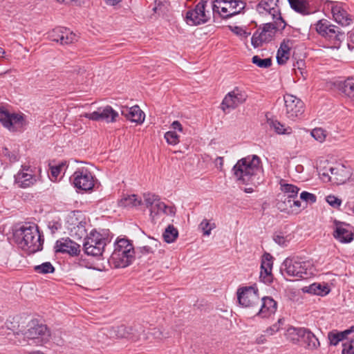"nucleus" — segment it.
Instances as JSON below:
<instances>
[{"instance_id": "obj_1", "label": "nucleus", "mask_w": 354, "mask_h": 354, "mask_svg": "<svg viewBox=\"0 0 354 354\" xmlns=\"http://www.w3.org/2000/svg\"><path fill=\"white\" fill-rule=\"evenodd\" d=\"M261 161L257 155L248 156L239 160L232 168L236 181L241 185L257 187L261 183Z\"/></svg>"}, {"instance_id": "obj_2", "label": "nucleus", "mask_w": 354, "mask_h": 354, "mask_svg": "<svg viewBox=\"0 0 354 354\" xmlns=\"http://www.w3.org/2000/svg\"><path fill=\"white\" fill-rule=\"evenodd\" d=\"M19 248L28 254H33L42 249L43 239L36 225H23L15 235Z\"/></svg>"}, {"instance_id": "obj_3", "label": "nucleus", "mask_w": 354, "mask_h": 354, "mask_svg": "<svg viewBox=\"0 0 354 354\" xmlns=\"http://www.w3.org/2000/svg\"><path fill=\"white\" fill-rule=\"evenodd\" d=\"M134 259V250L131 242L125 239L116 241L115 249L111 256L110 262L116 268H126Z\"/></svg>"}, {"instance_id": "obj_4", "label": "nucleus", "mask_w": 354, "mask_h": 354, "mask_svg": "<svg viewBox=\"0 0 354 354\" xmlns=\"http://www.w3.org/2000/svg\"><path fill=\"white\" fill-rule=\"evenodd\" d=\"M281 270L289 277L298 279H308L314 274V268L309 261H301V259L287 258L283 263Z\"/></svg>"}, {"instance_id": "obj_5", "label": "nucleus", "mask_w": 354, "mask_h": 354, "mask_svg": "<svg viewBox=\"0 0 354 354\" xmlns=\"http://www.w3.org/2000/svg\"><path fill=\"white\" fill-rule=\"evenodd\" d=\"M315 28L320 36L333 44V48H338L345 37L344 32L339 27L325 19L317 21Z\"/></svg>"}, {"instance_id": "obj_6", "label": "nucleus", "mask_w": 354, "mask_h": 354, "mask_svg": "<svg viewBox=\"0 0 354 354\" xmlns=\"http://www.w3.org/2000/svg\"><path fill=\"white\" fill-rule=\"evenodd\" d=\"M106 243L107 239L93 230L84 238L83 248L87 255L100 257L102 254Z\"/></svg>"}, {"instance_id": "obj_7", "label": "nucleus", "mask_w": 354, "mask_h": 354, "mask_svg": "<svg viewBox=\"0 0 354 354\" xmlns=\"http://www.w3.org/2000/svg\"><path fill=\"white\" fill-rule=\"evenodd\" d=\"M279 2V0H261L256 10L262 17L270 16L279 28H285L286 24L281 17Z\"/></svg>"}, {"instance_id": "obj_8", "label": "nucleus", "mask_w": 354, "mask_h": 354, "mask_svg": "<svg viewBox=\"0 0 354 354\" xmlns=\"http://www.w3.org/2000/svg\"><path fill=\"white\" fill-rule=\"evenodd\" d=\"M209 0H201L195 8L186 12L185 21L189 26H198L207 22L211 18V12L206 10Z\"/></svg>"}, {"instance_id": "obj_9", "label": "nucleus", "mask_w": 354, "mask_h": 354, "mask_svg": "<svg viewBox=\"0 0 354 354\" xmlns=\"http://www.w3.org/2000/svg\"><path fill=\"white\" fill-rule=\"evenodd\" d=\"M70 180L75 187L88 192L92 190L95 185V178L87 168L77 169L71 176Z\"/></svg>"}, {"instance_id": "obj_10", "label": "nucleus", "mask_w": 354, "mask_h": 354, "mask_svg": "<svg viewBox=\"0 0 354 354\" xmlns=\"http://www.w3.org/2000/svg\"><path fill=\"white\" fill-rule=\"evenodd\" d=\"M285 28H279V25L274 23H266L262 28L257 29L251 38L252 45L254 48L262 46L264 43L270 42L274 37L276 30H283Z\"/></svg>"}, {"instance_id": "obj_11", "label": "nucleus", "mask_w": 354, "mask_h": 354, "mask_svg": "<svg viewBox=\"0 0 354 354\" xmlns=\"http://www.w3.org/2000/svg\"><path fill=\"white\" fill-rule=\"evenodd\" d=\"M239 303L245 308L258 306L260 302L259 290L254 286L239 288L237 290Z\"/></svg>"}, {"instance_id": "obj_12", "label": "nucleus", "mask_w": 354, "mask_h": 354, "mask_svg": "<svg viewBox=\"0 0 354 354\" xmlns=\"http://www.w3.org/2000/svg\"><path fill=\"white\" fill-rule=\"evenodd\" d=\"M247 98L248 95L243 89L235 87L225 96L221 103V109L224 111L227 109H234L243 104Z\"/></svg>"}, {"instance_id": "obj_13", "label": "nucleus", "mask_w": 354, "mask_h": 354, "mask_svg": "<svg viewBox=\"0 0 354 354\" xmlns=\"http://www.w3.org/2000/svg\"><path fill=\"white\" fill-rule=\"evenodd\" d=\"M0 122L4 127L12 131H15L26 124L23 113H10L4 109H0Z\"/></svg>"}, {"instance_id": "obj_14", "label": "nucleus", "mask_w": 354, "mask_h": 354, "mask_svg": "<svg viewBox=\"0 0 354 354\" xmlns=\"http://www.w3.org/2000/svg\"><path fill=\"white\" fill-rule=\"evenodd\" d=\"M118 115V113L113 110L111 106H106L98 108L97 111L93 113H84L80 115V117L94 121L104 120L106 122H114Z\"/></svg>"}, {"instance_id": "obj_15", "label": "nucleus", "mask_w": 354, "mask_h": 354, "mask_svg": "<svg viewBox=\"0 0 354 354\" xmlns=\"http://www.w3.org/2000/svg\"><path fill=\"white\" fill-rule=\"evenodd\" d=\"M283 98L288 118L294 120L303 114L304 104L300 99L291 94H286Z\"/></svg>"}, {"instance_id": "obj_16", "label": "nucleus", "mask_w": 354, "mask_h": 354, "mask_svg": "<svg viewBox=\"0 0 354 354\" xmlns=\"http://www.w3.org/2000/svg\"><path fill=\"white\" fill-rule=\"evenodd\" d=\"M50 335L46 325L32 321L28 324V330L24 333V337L29 339L40 338L41 341H48Z\"/></svg>"}, {"instance_id": "obj_17", "label": "nucleus", "mask_w": 354, "mask_h": 354, "mask_svg": "<svg viewBox=\"0 0 354 354\" xmlns=\"http://www.w3.org/2000/svg\"><path fill=\"white\" fill-rule=\"evenodd\" d=\"M277 207L281 212L288 214H298L307 205L302 206L297 198L281 196L277 203Z\"/></svg>"}, {"instance_id": "obj_18", "label": "nucleus", "mask_w": 354, "mask_h": 354, "mask_svg": "<svg viewBox=\"0 0 354 354\" xmlns=\"http://www.w3.org/2000/svg\"><path fill=\"white\" fill-rule=\"evenodd\" d=\"M48 36L52 41L62 45L70 44L77 40L76 35L64 27L54 28L49 32Z\"/></svg>"}, {"instance_id": "obj_19", "label": "nucleus", "mask_w": 354, "mask_h": 354, "mask_svg": "<svg viewBox=\"0 0 354 354\" xmlns=\"http://www.w3.org/2000/svg\"><path fill=\"white\" fill-rule=\"evenodd\" d=\"M328 7L330 8L334 20L342 26H348L352 22V18L347 10L344 8L341 3L329 2Z\"/></svg>"}, {"instance_id": "obj_20", "label": "nucleus", "mask_w": 354, "mask_h": 354, "mask_svg": "<svg viewBox=\"0 0 354 354\" xmlns=\"http://www.w3.org/2000/svg\"><path fill=\"white\" fill-rule=\"evenodd\" d=\"M333 236L339 242L346 243H350L353 239V227L344 222L335 221L334 222Z\"/></svg>"}, {"instance_id": "obj_21", "label": "nucleus", "mask_w": 354, "mask_h": 354, "mask_svg": "<svg viewBox=\"0 0 354 354\" xmlns=\"http://www.w3.org/2000/svg\"><path fill=\"white\" fill-rule=\"evenodd\" d=\"M230 5L231 0H214L211 3L212 12L223 19L232 17L236 15V11Z\"/></svg>"}, {"instance_id": "obj_22", "label": "nucleus", "mask_w": 354, "mask_h": 354, "mask_svg": "<svg viewBox=\"0 0 354 354\" xmlns=\"http://www.w3.org/2000/svg\"><path fill=\"white\" fill-rule=\"evenodd\" d=\"M15 183L19 187L26 188L34 185L36 176L30 166L22 165L21 169L15 176Z\"/></svg>"}, {"instance_id": "obj_23", "label": "nucleus", "mask_w": 354, "mask_h": 354, "mask_svg": "<svg viewBox=\"0 0 354 354\" xmlns=\"http://www.w3.org/2000/svg\"><path fill=\"white\" fill-rule=\"evenodd\" d=\"M54 248L56 253H67L71 256H77L80 252V245L68 238L57 240Z\"/></svg>"}, {"instance_id": "obj_24", "label": "nucleus", "mask_w": 354, "mask_h": 354, "mask_svg": "<svg viewBox=\"0 0 354 354\" xmlns=\"http://www.w3.org/2000/svg\"><path fill=\"white\" fill-rule=\"evenodd\" d=\"M330 182L340 185L344 183L351 176L350 169L343 165H337L329 168Z\"/></svg>"}, {"instance_id": "obj_25", "label": "nucleus", "mask_w": 354, "mask_h": 354, "mask_svg": "<svg viewBox=\"0 0 354 354\" xmlns=\"http://www.w3.org/2000/svg\"><path fill=\"white\" fill-rule=\"evenodd\" d=\"M272 257L269 253H265L261 259V272L259 278L265 283H270L273 280L272 274Z\"/></svg>"}, {"instance_id": "obj_26", "label": "nucleus", "mask_w": 354, "mask_h": 354, "mask_svg": "<svg viewBox=\"0 0 354 354\" xmlns=\"http://www.w3.org/2000/svg\"><path fill=\"white\" fill-rule=\"evenodd\" d=\"M121 114L127 120L138 124H142L145 120V113L137 105L132 107H122Z\"/></svg>"}, {"instance_id": "obj_27", "label": "nucleus", "mask_w": 354, "mask_h": 354, "mask_svg": "<svg viewBox=\"0 0 354 354\" xmlns=\"http://www.w3.org/2000/svg\"><path fill=\"white\" fill-rule=\"evenodd\" d=\"M277 308V302L270 297H264L261 299V308L257 315L264 318L268 317L274 314Z\"/></svg>"}, {"instance_id": "obj_28", "label": "nucleus", "mask_w": 354, "mask_h": 354, "mask_svg": "<svg viewBox=\"0 0 354 354\" xmlns=\"http://www.w3.org/2000/svg\"><path fill=\"white\" fill-rule=\"evenodd\" d=\"M162 214L174 216L175 214V210L173 207L166 205L165 203L160 200L151 209L150 216L152 221L156 223L157 217Z\"/></svg>"}, {"instance_id": "obj_29", "label": "nucleus", "mask_w": 354, "mask_h": 354, "mask_svg": "<svg viewBox=\"0 0 354 354\" xmlns=\"http://www.w3.org/2000/svg\"><path fill=\"white\" fill-rule=\"evenodd\" d=\"M354 333V326L343 331L333 330L328 333V339L330 346H337L340 342L345 341L348 337Z\"/></svg>"}, {"instance_id": "obj_30", "label": "nucleus", "mask_w": 354, "mask_h": 354, "mask_svg": "<svg viewBox=\"0 0 354 354\" xmlns=\"http://www.w3.org/2000/svg\"><path fill=\"white\" fill-rule=\"evenodd\" d=\"M301 340L305 344V348L308 350L315 351L320 347L318 338L308 328H305Z\"/></svg>"}, {"instance_id": "obj_31", "label": "nucleus", "mask_w": 354, "mask_h": 354, "mask_svg": "<svg viewBox=\"0 0 354 354\" xmlns=\"http://www.w3.org/2000/svg\"><path fill=\"white\" fill-rule=\"evenodd\" d=\"M280 189L283 193L281 196L297 198L299 188L292 184H288L285 180L281 179L279 181Z\"/></svg>"}, {"instance_id": "obj_32", "label": "nucleus", "mask_w": 354, "mask_h": 354, "mask_svg": "<svg viewBox=\"0 0 354 354\" xmlns=\"http://www.w3.org/2000/svg\"><path fill=\"white\" fill-rule=\"evenodd\" d=\"M305 328H295L290 326L287 328L285 336L288 340L295 344H297L304 331Z\"/></svg>"}, {"instance_id": "obj_33", "label": "nucleus", "mask_w": 354, "mask_h": 354, "mask_svg": "<svg viewBox=\"0 0 354 354\" xmlns=\"http://www.w3.org/2000/svg\"><path fill=\"white\" fill-rule=\"evenodd\" d=\"M288 2L290 7L300 14L306 15L311 12L307 0H288Z\"/></svg>"}, {"instance_id": "obj_34", "label": "nucleus", "mask_w": 354, "mask_h": 354, "mask_svg": "<svg viewBox=\"0 0 354 354\" xmlns=\"http://www.w3.org/2000/svg\"><path fill=\"white\" fill-rule=\"evenodd\" d=\"M339 90L354 102V79L348 78L341 83Z\"/></svg>"}, {"instance_id": "obj_35", "label": "nucleus", "mask_w": 354, "mask_h": 354, "mask_svg": "<svg viewBox=\"0 0 354 354\" xmlns=\"http://www.w3.org/2000/svg\"><path fill=\"white\" fill-rule=\"evenodd\" d=\"M303 290L304 292L321 296L326 295L329 292V288L327 286L317 283L306 286Z\"/></svg>"}, {"instance_id": "obj_36", "label": "nucleus", "mask_w": 354, "mask_h": 354, "mask_svg": "<svg viewBox=\"0 0 354 354\" xmlns=\"http://www.w3.org/2000/svg\"><path fill=\"white\" fill-rule=\"evenodd\" d=\"M290 47L287 43L283 41L277 51V61L279 64H285L289 59Z\"/></svg>"}, {"instance_id": "obj_37", "label": "nucleus", "mask_w": 354, "mask_h": 354, "mask_svg": "<svg viewBox=\"0 0 354 354\" xmlns=\"http://www.w3.org/2000/svg\"><path fill=\"white\" fill-rule=\"evenodd\" d=\"M178 232L173 225H169L163 233V239L165 242L173 243L178 237Z\"/></svg>"}, {"instance_id": "obj_38", "label": "nucleus", "mask_w": 354, "mask_h": 354, "mask_svg": "<svg viewBox=\"0 0 354 354\" xmlns=\"http://www.w3.org/2000/svg\"><path fill=\"white\" fill-rule=\"evenodd\" d=\"M86 223L80 222L73 229L71 230L73 236L78 239H81L83 237H86L88 234H86Z\"/></svg>"}, {"instance_id": "obj_39", "label": "nucleus", "mask_w": 354, "mask_h": 354, "mask_svg": "<svg viewBox=\"0 0 354 354\" xmlns=\"http://www.w3.org/2000/svg\"><path fill=\"white\" fill-rule=\"evenodd\" d=\"M121 206L127 207V206H138L141 204V200L138 198V197L135 195H130L127 197L124 198L120 202Z\"/></svg>"}, {"instance_id": "obj_40", "label": "nucleus", "mask_w": 354, "mask_h": 354, "mask_svg": "<svg viewBox=\"0 0 354 354\" xmlns=\"http://www.w3.org/2000/svg\"><path fill=\"white\" fill-rule=\"evenodd\" d=\"M270 125L278 134H290L292 133L290 127H285L283 124L277 120L271 121Z\"/></svg>"}, {"instance_id": "obj_41", "label": "nucleus", "mask_w": 354, "mask_h": 354, "mask_svg": "<svg viewBox=\"0 0 354 354\" xmlns=\"http://www.w3.org/2000/svg\"><path fill=\"white\" fill-rule=\"evenodd\" d=\"M34 270L39 274H48L54 272L55 268L50 262H45L41 265L35 266Z\"/></svg>"}, {"instance_id": "obj_42", "label": "nucleus", "mask_w": 354, "mask_h": 354, "mask_svg": "<svg viewBox=\"0 0 354 354\" xmlns=\"http://www.w3.org/2000/svg\"><path fill=\"white\" fill-rule=\"evenodd\" d=\"M199 227L203 232V235L209 236L211 234L212 230L216 227V224L207 219H203L200 223Z\"/></svg>"}, {"instance_id": "obj_43", "label": "nucleus", "mask_w": 354, "mask_h": 354, "mask_svg": "<svg viewBox=\"0 0 354 354\" xmlns=\"http://www.w3.org/2000/svg\"><path fill=\"white\" fill-rule=\"evenodd\" d=\"M253 64L262 68H269L272 65V59L270 58L261 59L258 55H254L252 58Z\"/></svg>"}, {"instance_id": "obj_44", "label": "nucleus", "mask_w": 354, "mask_h": 354, "mask_svg": "<svg viewBox=\"0 0 354 354\" xmlns=\"http://www.w3.org/2000/svg\"><path fill=\"white\" fill-rule=\"evenodd\" d=\"M342 354H354V336L342 343Z\"/></svg>"}, {"instance_id": "obj_45", "label": "nucleus", "mask_w": 354, "mask_h": 354, "mask_svg": "<svg viewBox=\"0 0 354 354\" xmlns=\"http://www.w3.org/2000/svg\"><path fill=\"white\" fill-rule=\"evenodd\" d=\"M311 136L318 142H323L326 140L327 133L322 128H315L312 130Z\"/></svg>"}, {"instance_id": "obj_46", "label": "nucleus", "mask_w": 354, "mask_h": 354, "mask_svg": "<svg viewBox=\"0 0 354 354\" xmlns=\"http://www.w3.org/2000/svg\"><path fill=\"white\" fill-rule=\"evenodd\" d=\"M165 138L169 145H176L179 142V136L174 131H169L165 133Z\"/></svg>"}, {"instance_id": "obj_47", "label": "nucleus", "mask_w": 354, "mask_h": 354, "mask_svg": "<svg viewBox=\"0 0 354 354\" xmlns=\"http://www.w3.org/2000/svg\"><path fill=\"white\" fill-rule=\"evenodd\" d=\"M144 201L147 207L151 209L160 201V198L158 196L149 193L144 194Z\"/></svg>"}, {"instance_id": "obj_48", "label": "nucleus", "mask_w": 354, "mask_h": 354, "mask_svg": "<svg viewBox=\"0 0 354 354\" xmlns=\"http://www.w3.org/2000/svg\"><path fill=\"white\" fill-rule=\"evenodd\" d=\"M283 319H279L277 323L274 324L273 325L268 328L264 331V333L268 335H274L277 332H278L280 330L281 326L283 325Z\"/></svg>"}, {"instance_id": "obj_49", "label": "nucleus", "mask_w": 354, "mask_h": 354, "mask_svg": "<svg viewBox=\"0 0 354 354\" xmlns=\"http://www.w3.org/2000/svg\"><path fill=\"white\" fill-rule=\"evenodd\" d=\"M300 198L306 203H314L317 200V197L315 194L306 191H304L300 194Z\"/></svg>"}, {"instance_id": "obj_50", "label": "nucleus", "mask_w": 354, "mask_h": 354, "mask_svg": "<svg viewBox=\"0 0 354 354\" xmlns=\"http://www.w3.org/2000/svg\"><path fill=\"white\" fill-rule=\"evenodd\" d=\"M231 3L230 7H232L233 10L236 11V15L240 13L245 6V3L242 0H231Z\"/></svg>"}, {"instance_id": "obj_51", "label": "nucleus", "mask_w": 354, "mask_h": 354, "mask_svg": "<svg viewBox=\"0 0 354 354\" xmlns=\"http://www.w3.org/2000/svg\"><path fill=\"white\" fill-rule=\"evenodd\" d=\"M326 202L333 207H339L342 203V201L333 195H329L326 198Z\"/></svg>"}, {"instance_id": "obj_52", "label": "nucleus", "mask_w": 354, "mask_h": 354, "mask_svg": "<svg viewBox=\"0 0 354 354\" xmlns=\"http://www.w3.org/2000/svg\"><path fill=\"white\" fill-rule=\"evenodd\" d=\"M318 173H319V175L321 178V179L324 181V182H330V173L329 171V169H320L319 171H318Z\"/></svg>"}, {"instance_id": "obj_53", "label": "nucleus", "mask_w": 354, "mask_h": 354, "mask_svg": "<svg viewBox=\"0 0 354 354\" xmlns=\"http://www.w3.org/2000/svg\"><path fill=\"white\" fill-rule=\"evenodd\" d=\"M63 166H64V165L62 164V165H59L53 166V167H50V174H51V176L54 178V179H51V180H53V181L56 180L57 176L59 175V174L61 172V169Z\"/></svg>"}, {"instance_id": "obj_54", "label": "nucleus", "mask_w": 354, "mask_h": 354, "mask_svg": "<svg viewBox=\"0 0 354 354\" xmlns=\"http://www.w3.org/2000/svg\"><path fill=\"white\" fill-rule=\"evenodd\" d=\"M140 250V252L142 253L143 254H148L154 252L152 245H146L141 247Z\"/></svg>"}, {"instance_id": "obj_55", "label": "nucleus", "mask_w": 354, "mask_h": 354, "mask_svg": "<svg viewBox=\"0 0 354 354\" xmlns=\"http://www.w3.org/2000/svg\"><path fill=\"white\" fill-rule=\"evenodd\" d=\"M347 46L351 52H354V31L350 34L349 42L348 43Z\"/></svg>"}, {"instance_id": "obj_56", "label": "nucleus", "mask_w": 354, "mask_h": 354, "mask_svg": "<svg viewBox=\"0 0 354 354\" xmlns=\"http://www.w3.org/2000/svg\"><path fill=\"white\" fill-rule=\"evenodd\" d=\"M274 241L280 245H286V239L283 236L277 235L274 239Z\"/></svg>"}, {"instance_id": "obj_57", "label": "nucleus", "mask_w": 354, "mask_h": 354, "mask_svg": "<svg viewBox=\"0 0 354 354\" xmlns=\"http://www.w3.org/2000/svg\"><path fill=\"white\" fill-rule=\"evenodd\" d=\"M171 128L174 130H178L180 132L183 131V127L178 121H174L171 125Z\"/></svg>"}, {"instance_id": "obj_58", "label": "nucleus", "mask_w": 354, "mask_h": 354, "mask_svg": "<svg viewBox=\"0 0 354 354\" xmlns=\"http://www.w3.org/2000/svg\"><path fill=\"white\" fill-rule=\"evenodd\" d=\"M266 342V338L265 335H261L260 336L257 337L255 343L257 344H263Z\"/></svg>"}, {"instance_id": "obj_59", "label": "nucleus", "mask_w": 354, "mask_h": 354, "mask_svg": "<svg viewBox=\"0 0 354 354\" xmlns=\"http://www.w3.org/2000/svg\"><path fill=\"white\" fill-rule=\"evenodd\" d=\"M148 245H152L153 250V251H155V250L157 249L158 247L160 245V242L157 239H151V241Z\"/></svg>"}, {"instance_id": "obj_60", "label": "nucleus", "mask_w": 354, "mask_h": 354, "mask_svg": "<svg viewBox=\"0 0 354 354\" xmlns=\"http://www.w3.org/2000/svg\"><path fill=\"white\" fill-rule=\"evenodd\" d=\"M216 163L218 165V168L221 170L223 166V157H217L216 160Z\"/></svg>"}, {"instance_id": "obj_61", "label": "nucleus", "mask_w": 354, "mask_h": 354, "mask_svg": "<svg viewBox=\"0 0 354 354\" xmlns=\"http://www.w3.org/2000/svg\"><path fill=\"white\" fill-rule=\"evenodd\" d=\"M122 1V0H105L106 4L109 6H115Z\"/></svg>"}, {"instance_id": "obj_62", "label": "nucleus", "mask_w": 354, "mask_h": 354, "mask_svg": "<svg viewBox=\"0 0 354 354\" xmlns=\"http://www.w3.org/2000/svg\"><path fill=\"white\" fill-rule=\"evenodd\" d=\"M297 64V68H298V70L299 71V72H300L301 75H303V71H302L301 68H300V66H301V65H303V62H302V61L297 62V64ZM294 66H295V67H296V65H294ZM294 69L296 71V68H294Z\"/></svg>"}, {"instance_id": "obj_63", "label": "nucleus", "mask_w": 354, "mask_h": 354, "mask_svg": "<svg viewBox=\"0 0 354 354\" xmlns=\"http://www.w3.org/2000/svg\"><path fill=\"white\" fill-rule=\"evenodd\" d=\"M6 51L4 50V49H3L2 48L0 47V58H6Z\"/></svg>"}, {"instance_id": "obj_64", "label": "nucleus", "mask_w": 354, "mask_h": 354, "mask_svg": "<svg viewBox=\"0 0 354 354\" xmlns=\"http://www.w3.org/2000/svg\"><path fill=\"white\" fill-rule=\"evenodd\" d=\"M238 34H240L241 35H243L244 37H247L250 34L246 32L244 30H240V32H237Z\"/></svg>"}]
</instances>
